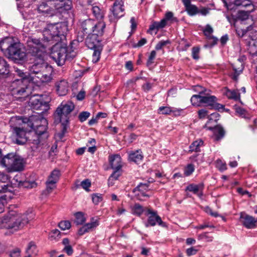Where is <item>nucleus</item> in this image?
<instances>
[{"instance_id":"1a4fd4ad","label":"nucleus","mask_w":257,"mask_h":257,"mask_svg":"<svg viewBox=\"0 0 257 257\" xmlns=\"http://www.w3.org/2000/svg\"><path fill=\"white\" fill-rule=\"evenodd\" d=\"M110 11V14L108 16L109 21L116 23L120 18L124 16V2H120L119 0L115 1Z\"/></svg>"},{"instance_id":"bb28decb","label":"nucleus","mask_w":257,"mask_h":257,"mask_svg":"<svg viewBox=\"0 0 257 257\" xmlns=\"http://www.w3.org/2000/svg\"><path fill=\"white\" fill-rule=\"evenodd\" d=\"M24 167V159L21 157L16 155L14 159V163L12 169V172L22 171Z\"/></svg>"},{"instance_id":"f3484780","label":"nucleus","mask_w":257,"mask_h":257,"mask_svg":"<svg viewBox=\"0 0 257 257\" xmlns=\"http://www.w3.org/2000/svg\"><path fill=\"white\" fill-rule=\"evenodd\" d=\"M29 104L32 109L41 110V107L46 104L40 96L34 95L30 97L29 100Z\"/></svg>"},{"instance_id":"412c9836","label":"nucleus","mask_w":257,"mask_h":257,"mask_svg":"<svg viewBox=\"0 0 257 257\" xmlns=\"http://www.w3.org/2000/svg\"><path fill=\"white\" fill-rule=\"evenodd\" d=\"M85 43L89 49L93 50L92 55L95 56L96 55V34H89L85 40Z\"/></svg>"},{"instance_id":"393cba45","label":"nucleus","mask_w":257,"mask_h":257,"mask_svg":"<svg viewBox=\"0 0 257 257\" xmlns=\"http://www.w3.org/2000/svg\"><path fill=\"white\" fill-rule=\"evenodd\" d=\"M104 14L105 13L103 11L97 13V21L100 19V21L97 22V37L102 36L104 32L106 24L102 20Z\"/></svg>"},{"instance_id":"0e129e2a","label":"nucleus","mask_w":257,"mask_h":257,"mask_svg":"<svg viewBox=\"0 0 257 257\" xmlns=\"http://www.w3.org/2000/svg\"><path fill=\"white\" fill-rule=\"evenodd\" d=\"M198 250L194 247H191L186 249V253L188 256H191L195 254Z\"/></svg>"},{"instance_id":"423d86ee","label":"nucleus","mask_w":257,"mask_h":257,"mask_svg":"<svg viewBox=\"0 0 257 257\" xmlns=\"http://www.w3.org/2000/svg\"><path fill=\"white\" fill-rule=\"evenodd\" d=\"M74 104L71 101L62 102L55 111L56 120L62 122L63 124L67 123L69 121L68 115L74 109Z\"/></svg>"},{"instance_id":"13d9d810","label":"nucleus","mask_w":257,"mask_h":257,"mask_svg":"<svg viewBox=\"0 0 257 257\" xmlns=\"http://www.w3.org/2000/svg\"><path fill=\"white\" fill-rule=\"evenodd\" d=\"M200 49L198 47H193L192 49V56L193 59L197 60L199 59V53Z\"/></svg>"},{"instance_id":"2eb2a0df","label":"nucleus","mask_w":257,"mask_h":257,"mask_svg":"<svg viewBox=\"0 0 257 257\" xmlns=\"http://www.w3.org/2000/svg\"><path fill=\"white\" fill-rule=\"evenodd\" d=\"M240 219L243 226L247 228H254L257 226V217L254 218L245 213H241Z\"/></svg>"},{"instance_id":"9d476101","label":"nucleus","mask_w":257,"mask_h":257,"mask_svg":"<svg viewBox=\"0 0 257 257\" xmlns=\"http://www.w3.org/2000/svg\"><path fill=\"white\" fill-rule=\"evenodd\" d=\"M146 215L148 216L147 222L146 224V227L150 226H154L156 224L163 227H167L166 223L162 220L160 216L158 215L157 211H154L151 209H147Z\"/></svg>"},{"instance_id":"f03ea898","label":"nucleus","mask_w":257,"mask_h":257,"mask_svg":"<svg viewBox=\"0 0 257 257\" xmlns=\"http://www.w3.org/2000/svg\"><path fill=\"white\" fill-rule=\"evenodd\" d=\"M31 120L33 121L31 127L35 132L34 138L31 140V147L33 150L39 149L44 144L48 137L47 132V120L45 118H36L35 116H32Z\"/></svg>"},{"instance_id":"4c0bfd02","label":"nucleus","mask_w":257,"mask_h":257,"mask_svg":"<svg viewBox=\"0 0 257 257\" xmlns=\"http://www.w3.org/2000/svg\"><path fill=\"white\" fill-rule=\"evenodd\" d=\"M230 3H232L237 7H247L252 5L250 0H234L232 2H230Z\"/></svg>"},{"instance_id":"ddd939ff","label":"nucleus","mask_w":257,"mask_h":257,"mask_svg":"<svg viewBox=\"0 0 257 257\" xmlns=\"http://www.w3.org/2000/svg\"><path fill=\"white\" fill-rule=\"evenodd\" d=\"M54 9L68 11L72 8L71 0H47Z\"/></svg>"},{"instance_id":"49530a36","label":"nucleus","mask_w":257,"mask_h":257,"mask_svg":"<svg viewBox=\"0 0 257 257\" xmlns=\"http://www.w3.org/2000/svg\"><path fill=\"white\" fill-rule=\"evenodd\" d=\"M162 20L165 21V23L167 24V21H171L172 22L177 21V18L173 17V13L171 12H168L165 15V18Z\"/></svg>"},{"instance_id":"8fccbe9b","label":"nucleus","mask_w":257,"mask_h":257,"mask_svg":"<svg viewBox=\"0 0 257 257\" xmlns=\"http://www.w3.org/2000/svg\"><path fill=\"white\" fill-rule=\"evenodd\" d=\"M58 226L62 230L68 229L71 227V223L68 220L61 221L59 222Z\"/></svg>"},{"instance_id":"7c9ffc66","label":"nucleus","mask_w":257,"mask_h":257,"mask_svg":"<svg viewBox=\"0 0 257 257\" xmlns=\"http://www.w3.org/2000/svg\"><path fill=\"white\" fill-rule=\"evenodd\" d=\"M9 73V65L4 59L0 57V75L6 76Z\"/></svg>"},{"instance_id":"72a5a7b5","label":"nucleus","mask_w":257,"mask_h":257,"mask_svg":"<svg viewBox=\"0 0 257 257\" xmlns=\"http://www.w3.org/2000/svg\"><path fill=\"white\" fill-rule=\"evenodd\" d=\"M166 24L165 23L164 20H161L160 22H154L150 26L148 32L149 33H151L155 30L158 31L160 29L164 28Z\"/></svg>"},{"instance_id":"c756f323","label":"nucleus","mask_w":257,"mask_h":257,"mask_svg":"<svg viewBox=\"0 0 257 257\" xmlns=\"http://www.w3.org/2000/svg\"><path fill=\"white\" fill-rule=\"evenodd\" d=\"M204 188V184L203 183L198 184H190L188 185L185 191L192 192L195 194H197L199 191H202Z\"/></svg>"},{"instance_id":"f257e3e1","label":"nucleus","mask_w":257,"mask_h":257,"mask_svg":"<svg viewBox=\"0 0 257 257\" xmlns=\"http://www.w3.org/2000/svg\"><path fill=\"white\" fill-rule=\"evenodd\" d=\"M67 30V26L64 23L48 25L43 31L42 42L33 36L28 37L27 47L29 53L35 58L44 57L46 48L59 41L60 36H64Z\"/></svg>"},{"instance_id":"680f3d73","label":"nucleus","mask_w":257,"mask_h":257,"mask_svg":"<svg viewBox=\"0 0 257 257\" xmlns=\"http://www.w3.org/2000/svg\"><path fill=\"white\" fill-rule=\"evenodd\" d=\"M55 183L50 182L49 181H47L46 182V186H47V190L49 192H50L56 187Z\"/></svg>"},{"instance_id":"774afa93","label":"nucleus","mask_w":257,"mask_h":257,"mask_svg":"<svg viewBox=\"0 0 257 257\" xmlns=\"http://www.w3.org/2000/svg\"><path fill=\"white\" fill-rule=\"evenodd\" d=\"M10 257H20V250L18 248L14 249L10 252Z\"/></svg>"},{"instance_id":"dca6fc26","label":"nucleus","mask_w":257,"mask_h":257,"mask_svg":"<svg viewBox=\"0 0 257 257\" xmlns=\"http://www.w3.org/2000/svg\"><path fill=\"white\" fill-rule=\"evenodd\" d=\"M9 180L8 175L0 172V193L4 194L12 191L13 187L9 184Z\"/></svg>"},{"instance_id":"b1692460","label":"nucleus","mask_w":257,"mask_h":257,"mask_svg":"<svg viewBox=\"0 0 257 257\" xmlns=\"http://www.w3.org/2000/svg\"><path fill=\"white\" fill-rule=\"evenodd\" d=\"M185 7V11L190 16H194L199 13L198 8L191 3V0H182Z\"/></svg>"},{"instance_id":"c03bdc74","label":"nucleus","mask_w":257,"mask_h":257,"mask_svg":"<svg viewBox=\"0 0 257 257\" xmlns=\"http://www.w3.org/2000/svg\"><path fill=\"white\" fill-rule=\"evenodd\" d=\"M207 44L205 45V47H212L217 43L218 41V39L216 37L214 36H211L208 38Z\"/></svg>"},{"instance_id":"c85d7f7f","label":"nucleus","mask_w":257,"mask_h":257,"mask_svg":"<svg viewBox=\"0 0 257 257\" xmlns=\"http://www.w3.org/2000/svg\"><path fill=\"white\" fill-rule=\"evenodd\" d=\"M206 128L208 130L213 131V133L216 137V140L217 141L222 139L225 135L224 129L219 125H216L215 127L206 125Z\"/></svg>"},{"instance_id":"2f4dec72","label":"nucleus","mask_w":257,"mask_h":257,"mask_svg":"<svg viewBox=\"0 0 257 257\" xmlns=\"http://www.w3.org/2000/svg\"><path fill=\"white\" fill-rule=\"evenodd\" d=\"M224 94L229 99H232L234 100L240 99V94L235 90H229L227 88H225Z\"/></svg>"},{"instance_id":"c9c22d12","label":"nucleus","mask_w":257,"mask_h":257,"mask_svg":"<svg viewBox=\"0 0 257 257\" xmlns=\"http://www.w3.org/2000/svg\"><path fill=\"white\" fill-rule=\"evenodd\" d=\"M62 244L64 245L63 251H65L68 255H71L73 253V249L70 242L68 238H64L62 240Z\"/></svg>"},{"instance_id":"603ef678","label":"nucleus","mask_w":257,"mask_h":257,"mask_svg":"<svg viewBox=\"0 0 257 257\" xmlns=\"http://www.w3.org/2000/svg\"><path fill=\"white\" fill-rule=\"evenodd\" d=\"M159 113L163 114H170L171 113V107L168 106H161L159 107Z\"/></svg>"},{"instance_id":"f8f14e48","label":"nucleus","mask_w":257,"mask_h":257,"mask_svg":"<svg viewBox=\"0 0 257 257\" xmlns=\"http://www.w3.org/2000/svg\"><path fill=\"white\" fill-rule=\"evenodd\" d=\"M149 184L148 183H140L133 190V192L135 194L137 198L140 200H144L145 197L148 198L149 195L147 192L149 191Z\"/></svg>"},{"instance_id":"bf43d9fd","label":"nucleus","mask_w":257,"mask_h":257,"mask_svg":"<svg viewBox=\"0 0 257 257\" xmlns=\"http://www.w3.org/2000/svg\"><path fill=\"white\" fill-rule=\"evenodd\" d=\"M113 173L110 175V180H112V178H113L115 180H117L118 177L121 174V170H113Z\"/></svg>"},{"instance_id":"4d7b16f0","label":"nucleus","mask_w":257,"mask_h":257,"mask_svg":"<svg viewBox=\"0 0 257 257\" xmlns=\"http://www.w3.org/2000/svg\"><path fill=\"white\" fill-rule=\"evenodd\" d=\"M243 68H239L238 69L233 68L234 73L232 75V78L234 80H237L238 76L242 72Z\"/></svg>"},{"instance_id":"f704fd0d","label":"nucleus","mask_w":257,"mask_h":257,"mask_svg":"<svg viewBox=\"0 0 257 257\" xmlns=\"http://www.w3.org/2000/svg\"><path fill=\"white\" fill-rule=\"evenodd\" d=\"M203 145V142L201 140H198L193 142L189 146L188 153L193 152H198L200 151V147Z\"/></svg>"},{"instance_id":"a211bd4d","label":"nucleus","mask_w":257,"mask_h":257,"mask_svg":"<svg viewBox=\"0 0 257 257\" xmlns=\"http://www.w3.org/2000/svg\"><path fill=\"white\" fill-rule=\"evenodd\" d=\"M202 104H204L205 106H211L216 109L222 108L223 106L219 103H217L216 98L214 96H202Z\"/></svg>"},{"instance_id":"79ce46f5","label":"nucleus","mask_w":257,"mask_h":257,"mask_svg":"<svg viewBox=\"0 0 257 257\" xmlns=\"http://www.w3.org/2000/svg\"><path fill=\"white\" fill-rule=\"evenodd\" d=\"M7 196L5 193H0V213L4 212L5 205L7 204Z\"/></svg>"},{"instance_id":"09e8293b","label":"nucleus","mask_w":257,"mask_h":257,"mask_svg":"<svg viewBox=\"0 0 257 257\" xmlns=\"http://www.w3.org/2000/svg\"><path fill=\"white\" fill-rule=\"evenodd\" d=\"M91 185V182L89 179H85L82 182H80L79 185H77V187H78L79 186L82 187L86 191H88V188Z\"/></svg>"},{"instance_id":"9b49d317","label":"nucleus","mask_w":257,"mask_h":257,"mask_svg":"<svg viewBox=\"0 0 257 257\" xmlns=\"http://www.w3.org/2000/svg\"><path fill=\"white\" fill-rule=\"evenodd\" d=\"M44 58V57L35 58L34 62L29 66V70L30 74L34 75L33 77H36V75H39L47 64Z\"/></svg>"},{"instance_id":"6e6552de","label":"nucleus","mask_w":257,"mask_h":257,"mask_svg":"<svg viewBox=\"0 0 257 257\" xmlns=\"http://www.w3.org/2000/svg\"><path fill=\"white\" fill-rule=\"evenodd\" d=\"M9 57L15 60L23 61L27 56L26 53L20 43H11L6 49Z\"/></svg>"},{"instance_id":"de8ad7c7","label":"nucleus","mask_w":257,"mask_h":257,"mask_svg":"<svg viewBox=\"0 0 257 257\" xmlns=\"http://www.w3.org/2000/svg\"><path fill=\"white\" fill-rule=\"evenodd\" d=\"M194 166L193 164H188L184 169V175L186 176H189L191 174H192V173L194 171Z\"/></svg>"},{"instance_id":"aec40b11","label":"nucleus","mask_w":257,"mask_h":257,"mask_svg":"<svg viewBox=\"0 0 257 257\" xmlns=\"http://www.w3.org/2000/svg\"><path fill=\"white\" fill-rule=\"evenodd\" d=\"M15 155L13 153H9L5 155L0 160V164L5 167L8 172H12L13 163Z\"/></svg>"},{"instance_id":"864d4df0","label":"nucleus","mask_w":257,"mask_h":257,"mask_svg":"<svg viewBox=\"0 0 257 257\" xmlns=\"http://www.w3.org/2000/svg\"><path fill=\"white\" fill-rule=\"evenodd\" d=\"M171 43V42L169 40H162L159 42V43L156 45L155 46V49L156 50H160L162 49L163 47L167 45V44H170Z\"/></svg>"},{"instance_id":"3c124183","label":"nucleus","mask_w":257,"mask_h":257,"mask_svg":"<svg viewBox=\"0 0 257 257\" xmlns=\"http://www.w3.org/2000/svg\"><path fill=\"white\" fill-rule=\"evenodd\" d=\"M213 32V30L209 25H207L203 30V33L207 38L212 36L211 34Z\"/></svg>"},{"instance_id":"338daca9","label":"nucleus","mask_w":257,"mask_h":257,"mask_svg":"<svg viewBox=\"0 0 257 257\" xmlns=\"http://www.w3.org/2000/svg\"><path fill=\"white\" fill-rule=\"evenodd\" d=\"M182 111V109L171 107V113L175 116L180 115Z\"/></svg>"},{"instance_id":"4be33fe9","label":"nucleus","mask_w":257,"mask_h":257,"mask_svg":"<svg viewBox=\"0 0 257 257\" xmlns=\"http://www.w3.org/2000/svg\"><path fill=\"white\" fill-rule=\"evenodd\" d=\"M14 131L17 144L19 145L25 144L27 141L26 131L24 129L18 127H15Z\"/></svg>"},{"instance_id":"a19ab883","label":"nucleus","mask_w":257,"mask_h":257,"mask_svg":"<svg viewBox=\"0 0 257 257\" xmlns=\"http://www.w3.org/2000/svg\"><path fill=\"white\" fill-rule=\"evenodd\" d=\"M75 223L77 225L82 224L85 221V218L84 214L81 212H78L75 214Z\"/></svg>"},{"instance_id":"a878e982","label":"nucleus","mask_w":257,"mask_h":257,"mask_svg":"<svg viewBox=\"0 0 257 257\" xmlns=\"http://www.w3.org/2000/svg\"><path fill=\"white\" fill-rule=\"evenodd\" d=\"M56 91L60 96L66 95L68 91V84L65 80H61L56 83Z\"/></svg>"},{"instance_id":"5701e85b","label":"nucleus","mask_w":257,"mask_h":257,"mask_svg":"<svg viewBox=\"0 0 257 257\" xmlns=\"http://www.w3.org/2000/svg\"><path fill=\"white\" fill-rule=\"evenodd\" d=\"M109 164L113 170H121L122 160L120 155L116 154L110 156L109 157Z\"/></svg>"},{"instance_id":"7ed1b4c3","label":"nucleus","mask_w":257,"mask_h":257,"mask_svg":"<svg viewBox=\"0 0 257 257\" xmlns=\"http://www.w3.org/2000/svg\"><path fill=\"white\" fill-rule=\"evenodd\" d=\"M28 222L29 219L26 214H23L17 210L13 209H10L7 214L0 219L2 227L15 231L21 229Z\"/></svg>"},{"instance_id":"6ab92c4d","label":"nucleus","mask_w":257,"mask_h":257,"mask_svg":"<svg viewBox=\"0 0 257 257\" xmlns=\"http://www.w3.org/2000/svg\"><path fill=\"white\" fill-rule=\"evenodd\" d=\"M37 10L39 13L45 16H52L54 13L53 7L47 0L46 2H42L38 6Z\"/></svg>"},{"instance_id":"ea45409f","label":"nucleus","mask_w":257,"mask_h":257,"mask_svg":"<svg viewBox=\"0 0 257 257\" xmlns=\"http://www.w3.org/2000/svg\"><path fill=\"white\" fill-rule=\"evenodd\" d=\"M201 95H193L191 98V102L193 106H200L202 104Z\"/></svg>"},{"instance_id":"052dcab7","label":"nucleus","mask_w":257,"mask_h":257,"mask_svg":"<svg viewBox=\"0 0 257 257\" xmlns=\"http://www.w3.org/2000/svg\"><path fill=\"white\" fill-rule=\"evenodd\" d=\"M216 166L220 171H224L226 170V165L221 160H217L216 161Z\"/></svg>"},{"instance_id":"cd10ccee","label":"nucleus","mask_w":257,"mask_h":257,"mask_svg":"<svg viewBox=\"0 0 257 257\" xmlns=\"http://www.w3.org/2000/svg\"><path fill=\"white\" fill-rule=\"evenodd\" d=\"M143 159L142 152L140 150H137L135 152H131L129 153L128 159L130 161L139 164Z\"/></svg>"},{"instance_id":"473e14b6","label":"nucleus","mask_w":257,"mask_h":257,"mask_svg":"<svg viewBox=\"0 0 257 257\" xmlns=\"http://www.w3.org/2000/svg\"><path fill=\"white\" fill-rule=\"evenodd\" d=\"M149 209L146 207L144 208L143 206L141 205L139 203H136L134 204L132 208L133 213L135 215L140 216L144 212L147 213V210Z\"/></svg>"},{"instance_id":"5fc2aeb1","label":"nucleus","mask_w":257,"mask_h":257,"mask_svg":"<svg viewBox=\"0 0 257 257\" xmlns=\"http://www.w3.org/2000/svg\"><path fill=\"white\" fill-rule=\"evenodd\" d=\"M156 56V52L155 50H153L151 51L148 59L147 60V65L148 66H150L152 65L154 63V60L155 59Z\"/></svg>"},{"instance_id":"e433bc0d","label":"nucleus","mask_w":257,"mask_h":257,"mask_svg":"<svg viewBox=\"0 0 257 257\" xmlns=\"http://www.w3.org/2000/svg\"><path fill=\"white\" fill-rule=\"evenodd\" d=\"M26 253L27 254V257H30L31 256L36 255L37 254V249L36 245L33 242H30L26 249Z\"/></svg>"},{"instance_id":"69168bd1","label":"nucleus","mask_w":257,"mask_h":257,"mask_svg":"<svg viewBox=\"0 0 257 257\" xmlns=\"http://www.w3.org/2000/svg\"><path fill=\"white\" fill-rule=\"evenodd\" d=\"M198 114L200 118H204L208 115V111L205 109H202L198 111Z\"/></svg>"},{"instance_id":"e2e57ef3","label":"nucleus","mask_w":257,"mask_h":257,"mask_svg":"<svg viewBox=\"0 0 257 257\" xmlns=\"http://www.w3.org/2000/svg\"><path fill=\"white\" fill-rule=\"evenodd\" d=\"M96 225V222L95 221H92L90 223H88L84 225V226L86 227V229L88 231H90L92 228H94Z\"/></svg>"},{"instance_id":"39448f33","label":"nucleus","mask_w":257,"mask_h":257,"mask_svg":"<svg viewBox=\"0 0 257 257\" xmlns=\"http://www.w3.org/2000/svg\"><path fill=\"white\" fill-rule=\"evenodd\" d=\"M66 34V33L64 35ZM64 36H61V39L59 41L55 42L51 48V57L59 66L63 65L66 60L68 59L66 45L59 43V41L62 39V37Z\"/></svg>"},{"instance_id":"0eeeda50","label":"nucleus","mask_w":257,"mask_h":257,"mask_svg":"<svg viewBox=\"0 0 257 257\" xmlns=\"http://www.w3.org/2000/svg\"><path fill=\"white\" fill-rule=\"evenodd\" d=\"M9 57L15 60L23 61L27 56L26 53L20 43H11L6 49Z\"/></svg>"},{"instance_id":"6e6d98bb","label":"nucleus","mask_w":257,"mask_h":257,"mask_svg":"<svg viewBox=\"0 0 257 257\" xmlns=\"http://www.w3.org/2000/svg\"><path fill=\"white\" fill-rule=\"evenodd\" d=\"M90 113L87 111L81 112L78 116L79 119L81 122L85 121L89 116Z\"/></svg>"},{"instance_id":"37998d69","label":"nucleus","mask_w":257,"mask_h":257,"mask_svg":"<svg viewBox=\"0 0 257 257\" xmlns=\"http://www.w3.org/2000/svg\"><path fill=\"white\" fill-rule=\"evenodd\" d=\"M220 116V115L217 112H213L211 113L208 116V121L206 123V124L205 125V127L206 128V125L208 126V124L211 122V120H213L215 122H216L217 120L219 119V117Z\"/></svg>"},{"instance_id":"58836bf2","label":"nucleus","mask_w":257,"mask_h":257,"mask_svg":"<svg viewBox=\"0 0 257 257\" xmlns=\"http://www.w3.org/2000/svg\"><path fill=\"white\" fill-rule=\"evenodd\" d=\"M60 175V171L58 170H54L49 176L47 180L50 181V182L56 183L59 179Z\"/></svg>"},{"instance_id":"20e7f679","label":"nucleus","mask_w":257,"mask_h":257,"mask_svg":"<svg viewBox=\"0 0 257 257\" xmlns=\"http://www.w3.org/2000/svg\"><path fill=\"white\" fill-rule=\"evenodd\" d=\"M30 84L28 78L17 79L11 83L9 89L15 97L20 98L21 96L28 97L31 91Z\"/></svg>"},{"instance_id":"4468645a","label":"nucleus","mask_w":257,"mask_h":257,"mask_svg":"<svg viewBox=\"0 0 257 257\" xmlns=\"http://www.w3.org/2000/svg\"><path fill=\"white\" fill-rule=\"evenodd\" d=\"M53 71V68L48 63L44 66L42 72L36 77L42 83L49 82L52 80V74Z\"/></svg>"},{"instance_id":"a18cd8bd","label":"nucleus","mask_w":257,"mask_h":257,"mask_svg":"<svg viewBox=\"0 0 257 257\" xmlns=\"http://www.w3.org/2000/svg\"><path fill=\"white\" fill-rule=\"evenodd\" d=\"M249 12L244 11H240L237 13V18L241 21L246 20L248 19Z\"/></svg>"}]
</instances>
